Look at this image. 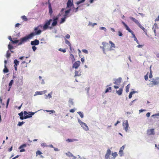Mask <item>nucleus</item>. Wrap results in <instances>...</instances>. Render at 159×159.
Listing matches in <instances>:
<instances>
[{
	"instance_id": "nucleus-1",
	"label": "nucleus",
	"mask_w": 159,
	"mask_h": 159,
	"mask_svg": "<svg viewBox=\"0 0 159 159\" xmlns=\"http://www.w3.org/2000/svg\"><path fill=\"white\" fill-rule=\"evenodd\" d=\"M38 30V27H36L34 29V32H32L28 35H26L25 36L21 38L20 39V42L18 43V45H20L24 43L29 41V40L32 39L35 35H39L42 32V31L40 30Z\"/></svg>"
},
{
	"instance_id": "nucleus-2",
	"label": "nucleus",
	"mask_w": 159,
	"mask_h": 159,
	"mask_svg": "<svg viewBox=\"0 0 159 159\" xmlns=\"http://www.w3.org/2000/svg\"><path fill=\"white\" fill-rule=\"evenodd\" d=\"M129 19L134 22L140 28L142 29L147 35V30L143 27L140 23L138 20L132 17H130Z\"/></svg>"
},
{
	"instance_id": "nucleus-3",
	"label": "nucleus",
	"mask_w": 159,
	"mask_h": 159,
	"mask_svg": "<svg viewBox=\"0 0 159 159\" xmlns=\"http://www.w3.org/2000/svg\"><path fill=\"white\" fill-rule=\"evenodd\" d=\"M52 19H49L48 20H47L46 21L44 25L43 26L41 25L38 26L37 27H38V29L39 27H40L42 28L43 27V30H45L48 28L50 29H51L52 28V26L50 27L49 25H50L51 22L52 21Z\"/></svg>"
},
{
	"instance_id": "nucleus-4",
	"label": "nucleus",
	"mask_w": 159,
	"mask_h": 159,
	"mask_svg": "<svg viewBox=\"0 0 159 159\" xmlns=\"http://www.w3.org/2000/svg\"><path fill=\"white\" fill-rule=\"evenodd\" d=\"M159 84V77H157L152 79V80L150 81V83L149 84V87H152L154 85H157Z\"/></svg>"
},
{
	"instance_id": "nucleus-5",
	"label": "nucleus",
	"mask_w": 159,
	"mask_h": 159,
	"mask_svg": "<svg viewBox=\"0 0 159 159\" xmlns=\"http://www.w3.org/2000/svg\"><path fill=\"white\" fill-rule=\"evenodd\" d=\"M122 23L125 28L131 34L133 38L134 36H135L134 32L129 29L128 25L124 22L122 21Z\"/></svg>"
},
{
	"instance_id": "nucleus-6",
	"label": "nucleus",
	"mask_w": 159,
	"mask_h": 159,
	"mask_svg": "<svg viewBox=\"0 0 159 159\" xmlns=\"http://www.w3.org/2000/svg\"><path fill=\"white\" fill-rule=\"evenodd\" d=\"M123 126L124 129L126 131H127L128 130V128L129 127V124L127 120L124 121L123 123Z\"/></svg>"
},
{
	"instance_id": "nucleus-7",
	"label": "nucleus",
	"mask_w": 159,
	"mask_h": 159,
	"mask_svg": "<svg viewBox=\"0 0 159 159\" xmlns=\"http://www.w3.org/2000/svg\"><path fill=\"white\" fill-rule=\"evenodd\" d=\"M58 19V17L57 16L53 18V21L52 24V27H54L57 25V20Z\"/></svg>"
},
{
	"instance_id": "nucleus-8",
	"label": "nucleus",
	"mask_w": 159,
	"mask_h": 159,
	"mask_svg": "<svg viewBox=\"0 0 159 159\" xmlns=\"http://www.w3.org/2000/svg\"><path fill=\"white\" fill-rule=\"evenodd\" d=\"M80 61H77L75 62L73 65L72 67L77 69L80 66Z\"/></svg>"
},
{
	"instance_id": "nucleus-9",
	"label": "nucleus",
	"mask_w": 159,
	"mask_h": 159,
	"mask_svg": "<svg viewBox=\"0 0 159 159\" xmlns=\"http://www.w3.org/2000/svg\"><path fill=\"white\" fill-rule=\"evenodd\" d=\"M147 134L148 135H154L155 134L154 129H148L147 131Z\"/></svg>"
},
{
	"instance_id": "nucleus-10",
	"label": "nucleus",
	"mask_w": 159,
	"mask_h": 159,
	"mask_svg": "<svg viewBox=\"0 0 159 159\" xmlns=\"http://www.w3.org/2000/svg\"><path fill=\"white\" fill-rule=\"evenodd\" d=\"M122 79L120 77H119L117 79H116L115 80V81L113 82V83L114 84H116L117 85H119L120 84V83Z\"/></svg>"
},
{
	"instance_id": "nucleus-11",
	"label": "nucleus",
	"mask_w": 159,
	"mask_h": 159,
	"mask_svg": "<svg viewBox=\"0 0 159 159\" xmlns=\"http://www.w3.org/2000/svg\"><path fill=\"white\" fill-rule=\"evenodd\" d=\"M39 41L38 39H35L32 41L31 42V44L32 45H37L39 44Z\"/></svg>"
},
{
	"instance_id": "nucleus-12",
	"label": "nucleus",
	"mask_w": 159,
	"mask_h": 159,
	"mask_svg": "<svg viewBox=\"0 0 159 159\" xmlns=\"http://www.w3.org/2000/svg\"><path fill=\"white\" fill-rule=\"evenodd\" d=\"M36 112H33L32 111L29 112L28 113L29 114H28V115L25 116V119H26L32 117V116H33Z\"/></svg>"
},
{
	"instance_id": "nucleus-13",
	"label": "nucleus",
	"mask_w": 159,
	"mask_h": 159,
	"mask_svg": "<svg viewBox=\"0 0 159 159\" xmlns=\"http://www.w3.org/2000/svg\"><path fill=\"white\" fill-rule=\"evenodd\" d=\"M27 144H23L22 145H21L19 148V149H21L20 150V152H25V149H22V148H25V147H26L27 146Z\"/></svg>"
},
{
	"instance_id": "nucleus-14",
	"label": "nucleus",
	"mask_w": 159,
	"mask_h": 159,
	"mask_svg": "<svg viewBox=\"0 0 159 159\" xmlns=\"http://www.w3.org/2000/svg\"><path fill=\"white\" fill-rule=\"evenodd\" d=\"M111 153V151L110 149H108L107 151V153L105 156V159H108Z\"/></svg>"
},
{
	"instance_id": "nucleus-15",
	"label": "nucleus",
	"mask_w": 159,
	"mask_h": 159,
	"mask_svg": "<svg viewBox=\"0 0 159 159\" xmlns=\"http://www.w3.org/2000/svg\"><path fill=\"white\" fill-rule=\"evenodd\" d=\"M48 8H49V12L50 16H51L52 12V10L51 7V4L50 3H48Z\"/></svg>"
},
{
	"instance_id": "nucleus-16",
	"label": "nucleus",
	"mask_w": 159,
	"mask_h": 159,
	"mask_svg": "<svg viewBox=\"0 0 159 159\" xmlns=\"http://www.w3.org/2000/svg\"><path fill=\"white\" fill-rule=\"evenodd\" d=\"M102 44L103 45V47H100V48L102 49L103 50L104 52V53H105V48L106 47V46L107 45H108V44L106 42H103L102 43Z\"/></svg>"
},
{
	"instance_id": "nucleus-17",
	"label": "nucleus",
	"mask_w": 159,
	"mask_h": 159,
	"mask_svg": "<svg viewBox=\"0 0 159 159\" xmlns=\"http://www.w3.org/2000/svg\"><path fill=\"white\" fill-rule=\"evenodd\" d=\"M80 125L85 130H88L89 128L87 125L85 123L83 122L82 124Z\"/></svg>"
},
{
	"instance_id": "nucleus-18",
	"label": "nucleus",
	"mask_w": 159,
	"mask_h": 159,
	"mask_svg": "<svg viewBox=\"0 0 159 159\" xmlns=\"http://www.w3.org/2000/svg\"><path fill=\"white\" fill-rule=\"evenodd\" d=\"M46 93V91L44 90L43 91H37L36 92L35 94L34 95H42L43 94H45Z\"/></svg>"
},
{
	"instance_id": "nucleus-19",
	"label": "nucleus",
	"mask_w": 159,
	"mask_h": 159,
	"mask_svg": "<svg viewBox=\"0 0 159 159\" xmlns=\"http://www.w3.org/2000/svg\"><path fill=\"white\" fill-rule=\"evenodd\" d=\"M123 87L120 88L118 90L116 91V93L119 95L122 94L123 92Z\"/></svg>"
},
{
	"instance_id": "nucleus-20",
	"label": "nucleus",
	"mask_w": 159,
	"mask_h": 159,
	"mask_svg": "<svg viewBox=\"0 0 159 159\" xmlns=\"http://www.w3.org/2000/svg\"><path fill=\"white\" fill-rule=\"evenodd\" d=\"M73 5L70 0H68L67 3V7H70Z\"/></svg>"
},
{
	"instance_id": "nucleus-21",
	"label": "nucleus",
	"mask_w": 159,
	"mask_h": 159,
	"mask_svg": "<svg viewBox=\"0 0 159 159\" xmlns=\"http://www.w3.org/2000/svg\"><path fill=\"white\" fill-rule=\"evenodd\" d=\"M18 114L20 116V119L21 120H23L24 119H25V116L24 117L23 116V113L22 111L19 113Z\"/></svg>"
},
{
	"instance_id": "nucleus-22",
	"label": "nucleus",
	"mask_w": 159,
	"mask_h": 159,
	"mask_svg": "<svg viewBox=\"0 0 159 159\" xmlns=\"http://www.w3.org/2000/svg\"><path fill=\"white\" fill-rule=\"evenodd\" d=\"M77 139H68L66 140V141L68 142H72L74 141H76Z\"/></svg>"
},
{
	"instance_id": "nucleus-23",
	"label": "nucleus",
	"mask_w": 159,
	"mask_h": 159,
	"mask_svg": "<svg viewBox=\"0 0 159 159\" xmlns=\"http://www.w3.org/2000/svg\"><path fill=\"white\" fill-rule=\"evenodd\" d=\"M70 58L72 60V62H73L75 60L74 56L72 54H70Z\"/></svg>"
},
{
	"instance_id": "nucleus-24",
	"label": "nucleus",
	"mask_w": 159,
	"mask_h": 159,
	"mask_svg": "<svg viewBox=\"0 0 159 159\" xmlns=\"http://www.w3.org/2000/svg\"><path fill=\"white\" fill-rule=\"evenodd\" d=\"M4 67H5V68L3 70V72L4 73H7L9 71V70L7 68L6 65H5Z\"/></svg>"
},
{
	"instance_id": "nucleus-25",
	"label": "nucleus",
	"mask_w": 159,
	"mask_h": 159,
	"mask_svg": "<svg viewBox=\"0 0 159 159\" xmlns=\"http://www.w3.org/2000/svg\"><path fill=\"white\" fill-rule=\"evenodd\" d=\"M14 66H17L19 65V61L15 59L14 61Z\"/></svg>"
},
{
	"instance_id": "nucleus-26",
	"label": "nucleus",
	"mask_w": 159,
	"mask_h": 159,
	"mask_svg": "<svg viewBox=\"0 0 159 159\" xmlns=\"http://www.w3.org/2000/svg\"><path fill=\"white\" fill-rule=\"evenodd\" d=\"M111 87L108 88L105 90V93H107L108 92H111Z\"/></svg>"
},
{
	"instance_id": "nucleus-27",
	"label": "nucleus",
	"mask_w": 159,
	"mask_h": 159,
	"mask_svg": "<svg viewBox=\"0 0 159 159\" xmlns=\"http://www.w3.org/2000/svg\"><path fill=\"white\" fill-rule=\"evenodd\" d=\"M135 92L134 91H132V92H130V93H129V98H131L132 97V95L134 93H135Z\"/></svg>"
},
{
	"instance_id": "nucleus-28",
	"label": "nucleus",
	"mask_w": 159,
	"mask_h": 159,
	"mask_svg": "<svg viewBox=\"0 0 159 159\" xmlns=\"http://www.w3.org/2000/svg\"><path fill=\"white\" fill-rule=\"evenodd\" d=\"M21 19L24 21H27L28 19L27 17L25 16H23L21 17Z\"/></svg>"
},
{
	"instance_id": "nucleus-29",
	"label": "nucleus",
	"mask_w": 159,
	"mask_h": 159,
	"mask_svg": "<svg viewBox=\"0 0 159 159\" xmlns=\"http://www.w3.org/2000/svg\"><path fill=\"white\" fill-rule=\"evenodd\" d=\"M109 42V43L111 44V48H115V44L112 42H111V41H110Z\"/></svg>"
},
{
	"instance_id": "nucleus-30",
	"label": "nucleus",
	"mask_w": 159,
	"mask_h": 159,
	"mask_svg": "<svg viewBox=\"0 0 159 159\" xmlns=\"http://www.w3.org/2000/svg\"><path fill=\"white\" fill-rule=\"evenodd\" d=\"M130 88V84H129L126 87V92L127 93L129 91V89Z\"/></svg>"
},
{
	"instance_id": "nucleus-31",
	"label": "nucleus",
	"mask_w": 159,
	"mask_h": 159,
	"mask_svg": "<svg viewBox=\"0 0 159 159\" xmlns=\"http://www.w3.org/2000/svg\"><path fill=\"white\" fill-rule=\"evenodd\" d=\"M65 43L68 45L69 46H70L71 45V44L70 42L68 41L66 39H65Z\"/></svg>"
},
{
	"instance_id": "nucleus-32",
	"label": "nucleus",
	"mask_w": 159,
	"mask_h": 159,
	"mask_svg": "<svg viewBox=\"0 0 159 159\" xmlns=\"http://www.w3.org/2000/svg\"><path fill=\"white\" fill-rule=\"evenodd\" d=\"M70 9H69L65 11V14L64 15V16H66L69 13L70 11Z\"/></svg>"
},
{
	"instance_id": "nucleus-33",
	"label": "nucleus",
	"mask_w": 159,
	"mask_h": 159,
	"mask_svg": "<svg viewBox=\"0 0 159 159\" xmlns=\"http://www.w3.org/2000/svg\"><path fill=\"white\" fill-rule=\"evenodd\" d=\"M77 113L79 114V115L82 118H83L84 117V115L81 112L79 111L77 112Z\"/></svg>"
},
{
	"instance_id": "nucleus-34",
	"label": "nucleus",
	"mask_w": 159,
	"mask_h": 159,
	"mask_svg": "<svg viewBox=\"0 0 159 159\" xmlns=\"http://www.w3.org/2000/svg\"><path fill=\"white\" fill-rule=\"evenodd\" d=\"M75 76H79L80 75V74H79V72L77 70L75 71Z\"/></svg>"
},
{
	"instance_id": "nucleus-35",
	"label": "nucleus",
	"mask_w": 159,
	"mask_h": 159,
	"mask_svg": "<svg viewBox=\"0 0 159 159\" xmlns=\"http://www.w3.org/2000/svg\"><path fill=\"white\" fill-rule=\"evenodd\" d=\"M12 42L13 43H19L20 42V40H12Z\"/></svg>"
},
{
	"instance_id": "nucleus-36",
	"label": "nucleus",
	"mask_w": 159,
	"mask_h": 159,
	"mask_svg": "<svg viewBox=\"0 0 159 159\" xmlns=\"http://www.w3.org/2000/svg\"><path fill=\"white\" fill-rule=\"evenodd\" d=\"M85 0H81V1L77 2H76V4L78 5L81 3L84 2Z\"/></svg>"
},
{
	"instance_id": "nucleus-37",
	"label": "nucleus",
	"mask_w": 159,
	"mask_h": 159,
	"mask_svg": "<svg viewBox=\"0 0 159 159\" xmlns=\"http://www.w3.org/2000/svg\"><path fill=\"white\" fill-rule=\"evenodd\" d=\"M13 80H11L9 84V86L10 87V88H11V85L13 83Z\"/></svg>"
},
{
	"instance_id": "nucleus-38",
	"label": "nucleus",
	"mask_w": 159,
	"mask_h": 159,
	"mask_svg": "<svg viewBox=\"0 0 159 159\" xmlns=\"http://www.w3.org/2000/svg\"><path fill=\"white\" fill-rule=\"evenodd\" d=\"M66 16H65L64 18H61V20L60 22L61 23H63L65 20V19L66 18Z\"/></svg>"
},
{
	"instance_id": "nucleus-39",
	"label": "nucleus",
	"mask_w": 159,
	"mask_h": 159,
	"mask_svg": "<svg viewBox=\"0 0 159 159\" xmlns=\"http://www.w3.org/2000/svg\"><path fill=\"white\" fill-rule=\"evenodd\" d=\"M52 92H51L50 93L48 94L47 96V97L48 98H52Z\"/></svg>"
},
{
	"instance_id": "nucleus-40",
	"label": "nucleus",
	"mask_w": 159,
	"mask_h": 159,
	"mask_svg": "<svg viewBox=\"0 0 159 159\" xmlns=\"http://www.w3.org/2000/svg\"><path fill=\"white\" fill-rule=\"evenodd\" d=\"M8 48L9 50H11L13 48V47L12 45L10 44L8 45Z\"/></svg>"
},
{
	"instance_id": "nucleus-41",
	"label": "nucleus",
	"mask_w": 159,
	"mask_h": 159,
	"mask_svg": "<svg viewBox=\"0 0 159 159\" xmlns=\"http://www.w3.org/2000/svg\"><path fill=\"white\" fill-rule=\"evenodd\" d=\"M24 123V122H23V121L19 122H18V124H17V125L19 126H21Z\"/></svg>"
},
{
	"instance_id": "nucleus-42",
	"label": "nucleus",
	"mask_w": 159,
	"mask_h": 159,
	"mask_svg": "<svg viewBox=\"0 0 159 159\" xmlns=\"http://www.w3.org/2000/svg\"><path fill=\"white\" fill-rule=\"evenodd\" d=\"M11 56V53H9L8 51H7V53L6 57L8 58L10 57Z\"/></svg>"
},
{
	"instance_id": "nucleus-43",
	"label": "nucleus",
	"mask_w": 159,
	"mask_h": 159,
	"mask_svg": "<svg viewBox=\"0 0 159 159\" xmlns=\"http://www.w3.org/2000/svg\"><path fill=\"white\" fill-rule=\"evenodd\" d=\"M124 146H122V147H121L119 151V153L120 154L121 153H122L123 152V150L124 149Z\"/></svg>"
},
{
	"instance_id": "nucleus-44",
	"label": "nucleus",
	"mask_w": 159,
	"mask_h": 159,
	"mask_svg": "<svg viewBox=\"0 0 159 159\" xmlns=\"http://www.w3.org/2000/svg\"><path fill=\"white\" fill-rule=\"evenodd\" d=\"M59 50L60 51H61V52H66V50L65 49H62V48H60L59 49Z\"/></svg>"
},
{
	"instance_id": "nucleus-45",
	"label": "nucleus",
	"mask_w": 159,
	"mask_h": 159,
	"mask_svg": "<svg viewBox=\"0 0 159 159\" xmlns=\"http://www.w3.org/2000/svg\"><path fill=\"white\" fill-rule=\"evenodd\" d=\"M69 102L71 105H73V104L74 102L72 99H70Z\"/></svg>"
},
{
	"instance_id": "nucleus-46",
	"label": "nucleus",
	"mask_w": 159,
	"mask_h": 159,
	"mask_svg": "<svg viewBox=\"0 0 159 159\" xmlns=\"http://www.w3.org/2000/svg\"><path fill=\"white\" fill-rule=\"evenodd\" d=\"M33 46L32 47V48L33 50L34 51H35L36 50L37 48L35 46V45H33Z\"/></svg>"
},
{
	"instance_id": "nucleus-47",
	"label": "nucleus",
	"mask_w": 159,
	"mask_h": 159,
	"mask_svg": "<svg viewBox=\"0 0 159 159\" xmlns=\"http://www.w3.org/2000/svg\"><path fill=\"white\" fill-rule=\"evenodd\" d=\"M36 153L37 155H40L42 154V153L40 151L38 150L37 151Z\"/></svg>"
},
{
	"instance_id": "nucleus-48",
	"label": "nucleus",
	"mask_w": 159,
	"mask_h": 159,
	"mask_svg": "<svg viewBox=\"0 0 159 159\" xmlns=\"http://www.w3.org/2000/svg\"><path fill=\"white\" fill-rule=\"evenodd\" d=\"M112 155L114 157H116L117 156L116 152H114L112 153Z\"/></svg>"
},
{
	"instance_id": "nucleus-49",
	"label": "nucleus",
	"mask_w": 159,
	"mask_h": 159,
	"mask_svg": "<svg viewBox=\"0 0 159 159\" xmlns=\"http://www.w3.org/2000/svg\"><path fill=\"white\" fill-rule=\"evenodd\" d=\"M82 52H84L86 54H88V52L87 50L86 49H83L82 50Z\"/></svg>"
},
{
	"instance_id": "nucleus-50",
	"label": "nucleus",
	"mask_w": 159,
	"mask_h": 159,
	"mask_svg": "<svg viewBox=\"0 0 159 159\" xmlns=\"http://www.w3.org/2000/svg\"><path fill=\"white\" fill-rule=\"evenodd\" d=\"M144 78L146 80H148V73L147 74H146V75H145Z\"/></svg>"
},
{
	"instance_id": "nucleus-51",
	"label": "nucleus",
	"mask_w": 159,
	"mask_h": 159,
	"mask_svg": "<svg viewBox=\"0 0 159 159\" xmlns=\"http://www.w3.org/2000/svg\"><path fill=\"white\" fill-rule=\"evenodd\" d=\"M65 37L66 39H69L70 38V36L69 34H67L65 36Z\"/></svg>"
},
{
	"instance_id": "nucleus-52",
	"label": "nucleus",
	"mask_w": 159,
	"mask_h": 159,
	"mask_svg": "<svg viewBox=\"0 0 159 159\" xmlns=\"http://www.w3.org/2000/svg\"><path fill=\"white\" fill-rule=\"evenodd\" d=\"M10 100V98H8L7 99V106H6L7 107H8Z\"/></svg>"
},
{
	"instance_id": "nucleus-53",
	"label": "nucleus",
	"mask_w": 159,
	"mask_h": 159,
	"mask_svg": "<svg viewBox=\"0 0 159 159\" xmlns=\"http://www.w3.org/2000/svg\"><path fill=\"white\" fill-rule=\"evenodd\" d=\"M118 34L120 36H122L123 35L122 33L120 31H119Z\"/></svg>"
},
{
	"instance_id": "nucleus-54",
	"label": "nucleus",
	"mask_w": 159,
	"mask_h": 159,
	"mask_svg": "<svg viewBox=\"0 0 159 159\" xmlns=\"http://www.w3.org/2000/svg\"><path fill=\"white\" fill-rule=\"evenodd\" d=\"M29 113L27 112L26 111H24L23 114L25 116H26V115H27V114H28Z\"/></svg>"
},
{
	"instance_id": "nucleus-55",
	"label": "nucleus",
	"mask_w": 159,
	"mask_h": 159,
	"mask_svg": "<svg viewBox=\"0 0 159 159\" xmlns=\"http://www.w3.org/2000/svg\"><path fill=\"white\" fill-rule=\"evenodd\" d=\"M78 122L80 124V125L82 124L83 122L80 119H78Z\"/></svg>"
},
{
	"instance_id": "nucleus-56",
	"label": "nucleus",
	"mask_w": 159,
	"mask_h": 159,
	"mask_svg": "<svg viewBox=\"0 0 159 159\" xmlns=\"http://www.w3.org/2000/svg\"><path fill=\"white\" fill-rule=\"evenodd\" d=\"M100 29L101 30H104L105 31H106V28L104 27H102L100 28Z\"/></svg>"
},
{
	"instance_id": "nucleus-57",
	"label": "nucleus",
	"mask_w": 159,
	"mask_h": 159,
	"mask_svg": "<svg viewBox=\"0 0 159 159\" xmlns=\"http://www.w3.org/2000/svg\"><path fill=\"white\" fill-rule=\"evenodd\" d=\"M150 115V113L149 112L147 113L146 114V116L147 117H149Z\"/></svg>"
},
{
	"instance_id": "nucleus-58",
	"label": "nucleus",
	"mask_w": 159,
	"mask_h": 159,
	"mask_svg": "<svg viewBox=\"0 0 159 159\" xmlns=\"http://www.w3.org/2000/svg\"><path fill=\"white\" fill-rule=\"evenodd\" d=\"M143 46V45H138L137 46V47L138 48H141Z\"/></svg>"
},
{
	"instance_id": "nucleus-59",
	"label": "nucleus",
	"mask_w": 159,
	"mask_h": 159,
	"mask_svg": "<svg viewBox=\"0 0 159 159\" xmlns=\"http://www.w3.org/2000/svg\"><path fill=\"white\" fill-rule=\"evenodd\" d=\"M75 110L74 109H72L70 110V112L73 113L75 112Z\"/></svg>"
},
{
	"instance_id": "nucleus-60",
	"label": "nucleus",
	"mask_w": 159,
	"mask_h": 159,
	"mask_svg": "<svg viewBox=\"0 0 159 159\" xmlns=\"http://www.w3.org/2000/svg\"><path fill=\"white\" fill-rule=\"evenodd\" d=\"M68 153L71 156H73V155H72V154H71V153L70 152H68V153H66V155H68Z\"/></svg>"
},
{
	"instance_id": "nucleus-61",
	"label": "nucleus",
	"mask_w": 159,
	"mask_h": 159,
	"mask_svg": "<svg viewBox=\"0 0 159 159\" xmlns=\"http://www.w3.org/2000/svg\"><path fill=\"white\" fill-rule=\"evenodd\" d=\"M149 78H152V73L151 72L149 75Z\"/></svg>"
},
{
	"instance_id": "nucleus-62",
	"label": "nucleus",
	"mask_w": 159,
	"mask_h": 159,
	"mask_svg": "<svg viewBox=\"0 0 159 159\" xmlns=\"http://www.w3.org/2000/svg\"><path fill=\"white\" fill-rule=\"evenodd\" d=\"M113 87L115 89H118L119 88V86L117 85H114Z\"/></svg>"
},
{
	"instance_id": "nucleus-63",
	"label": "nucleus",
	"mask_w": 159,
	"mask_h": 159,
	"mask_svg": "<svg viewBox=\"0 0 159 159\" xmlns=\"http://www.w3.org/2000/svg\"><path fill=\"white\" fill-rule=\"evenodd\" d=\"M20 25V24L19 23H17L15 25V26L16 27H19Z\"/></svg>"
},
{
	"instance_id": "nucleus-64",
	"label": "nucleus",
	"mask_w": 159,
	"mask_h": 159,
	"mask_svg": "<svg viewBox=\"0 0 159 159\" xmlns=\"http://www.w3.org/2000/svg\"><path fill=\"white\" fill-rule=\"evenodd\" d=\"M8 39H9L11 41V42L12 41V38H11V36H9L8 37Z\"/></svg>"
}]
</instances>
